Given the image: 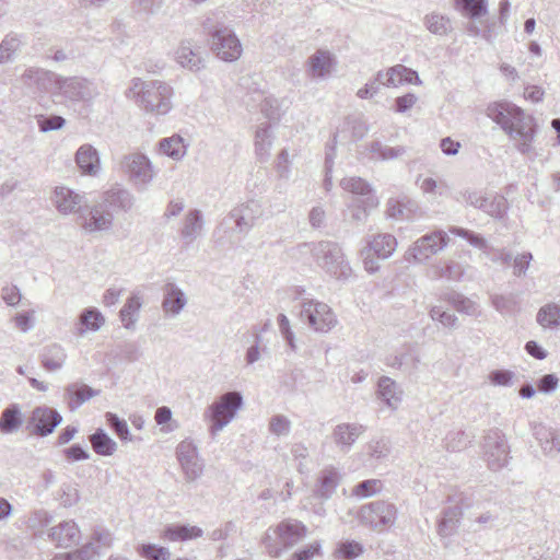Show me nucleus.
Masks as SVG:
<instances>
[{
	"label": "nucleus",
	"mask_w": 560,
	"mask_h": 560,
	"mask_svg": "<svg viewBox=\"0 0 560 560\" xmlns=\"http://www.w3.org/2000/svg\"><path fill=\"white\" fill-rule=\"evenodd\" d=\"M486 114L509 135L522 153L530 151L535 138V122L532 116L510 102L490 103Z\"/></svg>",
	"instance_id": "obj_1"
},
{
	"label": "nucleus",
	"mask_w": 560,
	"mask_h": 560,
	"mask_svg": "<svg viewBox=\"0 0 560 560\" xmlns=\"http://www.w3.org/2000/svg\"><path fill=\"white\" fill-rule=\"evenodd\" d=\"M125 96L148 114L166 115L173 107L174 89L162 80L133 78Z\"/></svg>",
	"instance_id": "obj_2"
},
{
	"label": "nucleus",
	"mask_w": 560,
	"mask_h": 560,
	"mask_svg": "<svg viewBox=\"0 0 560 560\" xmlns=\"http://www.w3.org/2000/svg\"><path fill=\"white\" fill-rule=\"evenodd\" d=\"M296 250L300 255L311 253L317 265L338 280H348L352 276V268L336 242L303 243L298 245Z\"/></svg>",
	"instance_id": "obj_3"
},
{
	"label": "nucleus",
	"mask_w": 560,
	"mask_h": 560,
	"mask_svg": "<svg viewBox=\"0 0 560 560\" xmlns=\"http://www.w3.org/2000/svg\"><path fill=\"white\" fill-rule=\"evenodd\" d=\"M306 535L307 527L302 522L287 518L266 530L262 544L270 557L279 558L284 550L294 547Z\"/></svg>",
	"instance_id": "obj_4"
},
{
	"label": "nucleus",
	"mask_w": 560,
	"mask_h": 560,
	"mask_svg": "<svg viewBox=\"0 0 560 560\" xmlns=\"http://www.w3.org/2000/svg\"><path fill=\"white\" fill-rule=\"evenodd\" d=\"M340 186L353 195L348 205L349 217L352 222H365L369 210L378 206V198L371 186L362 177H342Z\"/></svg>",
	"instance_id": "obj_5"
},
{
	"label": "nucleus",
	"mask_w": 560,
	"mask_h": 560,
	"mask_svg": "<svg viewBox=\"0 0 560 560\" xmlns=\"http://www.w3.org/2000/svg\"><path fill=\"white\" fill-rule=\"evenodd\" d=\"M243 404L242 394L233 390L222 394L205 410L203 417L210 423L211 436L214 438L235 418Z\"/></svg>",
	"instance_id": "obj_6"
},
{
	"label": "nucleus",
	"mask_w": 560,
	"mask_h": 560,
	"mask_svg": "<svg viewBox=\"0 0 560 560\" xmlns=\"http://www.w3.org/2000/svg\"><path fill=\"white\" fill-rule=\"evenodd\" d=\"M97 94L94 83L82 77L57 74L51 98L56 104L78 103L92 100Z\"/></svg>",
	"instance_id": "obj_7"
},
{
	"label": "nucleus",
	"mask_w": 560,
	"mask_h": 560,
	"mask_svg": "<svg viewBox=\"0 0 560 560\" xmlns=\"http://www.w3.org/2000/svg\"><path fill=\"white\" fill-rule=\"evenodd\" d=\"M450 237L443 230H436L418 238L405 253L408 264H423L448 245Z\"/></svg>",
	"instance_id": "obj_8"
},
{
	"label": "nucleus",
	"mask_w": 560,
	"mask_h": 560,
	"mask_svg": "<svg viewBox=\"0 0 560 560\" xmlns=\"http://www.w3.org/2000/svg\"><path fill=\"white\" fill-rule=\"evenodd\" d=\"M209 37L210 49L220 60L234 62L241 58L243 54V46L240 38L231 27H217L209 32Z\"/></svg>",
	"instance_id": "obj_9"
},
{
	"label": "nucleus",
	"mask_w": 560,
	"mask_h": 560,
	"mask_svg": "<svg viewBox=\"0 0 560 560\" xmlns=\"http://www.w3.org/2000/svg\"><path fill=\"white\" fill-rule=\"evenodd\" d=\"M301 318L316 332H328L338 323L331 307L317 300H304L302 302Z\"/></svg>",
	"instance_id": "obj_10"
},
{
	"label": "nucleus",
	"mask_w": 560,
	"mask_h": 560,
	"mask_svg": "<svg viewBox=\"0 0 560 560\" xmlns=\"http://www.w3.org/2000/svg\"><path fill=\"white\" fill-rule=\"evenodd\" d=\"M398 515L397 506L385 500H376L361 506L360 521L375 530H383L395 524Z\"/></svg>",
	"instance_id": "obj_11"
},
{
	"label": "nucleus",
	"mask_w": 560,
	"mask_h": 560,
	"mask_svg": "<svg viewBox=\"0 0 560 560\" xmlns=\"http://www.w3.org/2000/svg\"><path fill=\"white\" fill-rule=\"evenodd\" d=\"M482 450L483 459L492 471H498L508 465L510 447L505 434L500 430L492 429L486 433Z\"/></svg>",
	"instance_id": "obj_12"
},
{
	"label": "nucleus",
	"mask_w": 560,
	"mask_h": 560,
	"mask_svg": "<svg viewBox=\"0 0 560 560\" xmlns=\"http://www.w3.org/2000/svg\"><path fill=\"white\" fill-rule=\"evenodd\" d=\"M78 225L86 233L105 232L112 229L114 214L100 200L90 208L81 210L77 218Z\"/></svg>",
	"instance_id": "obj_13"
},
{
	"label": "nucleus",
	"mask_w": 560,
	"mask_h": 560,
	"mask_svg": "<svg viewBox=\"0 0 560 560\" xmlns=\"http://www.w3.org/2000/svg\"><path fill=\"white\" fill-rule=\"evenodd\" d=\"M176 457L186 481L192 482L201 477L203 462L199 456L197 445L191 439H185L178 443Z\"/></svg>",
	"instance_id": "obj_14"
},
{
	"label": "nucleus",
	"mask_w": 560,
	"mask_h": 560,
	"mask_svg": "<svg viewBox=\"0 0 560 560\" xmlns=\"http://www.w3.org/2000/svg\"><path fill=\"white\" fill-rule=\"evenodd\" d=\"M57 73L30 67L20 77L21 84L34 94L47 93L51 96Z\"/></svg>",
	"instance_id": "obj_15"
},
{
	"label": "nucleus",
	"mask_w": 560,
	"mask_h": 560,
	"mask_svg": "<svg viewBox=\"0 0 560 560\" xmlns=\"http://www.w3.org/2000/svg\"><path fill=\"white\" fill-rule=\"evenodd\" d=\"M176 63L188 71L198 72L206 67V58L199 46L191 39H183L174 51Z\"/></svg>",
	"instance_id": "obj_16"
},
{
	"label": "nucleus",
	"mask_w": 560,
	"mask_h": 560,
	"mask_svg": "<svg viewBox=\"0 0 560 560\" xmlns=\"http://www.w3.org/2000/svg\"><path fill=\"white\" fill-rule=\"evenodd\" d=\"M262 214L261 203L257 200H248L233 208L230 218L234 221L240 233H248Z\"/></svg>",
	"instance_id": "obj_17"
},
{
	"label": "nucleus",
	"mask_w": 560,
	"mask_h": 560,
	"mask_svg": "<svg viewBox=\"0 0 560 560\" xmlns=\"http://www.w3.org/2000/svg\"><path fill=\"white\" fill-rule=\"evenodd\" d=\"M61 421V415L56 409L47 406L34 408L28 418V424L34 428V433L39 436L51 434Z\"/></svg>",
	"instance_id": "obj_18"
},
{
	"label": "nucleus",
	"mask_w": 560,
	"mask_h": 560,
	"mask_svg": "<svg viewBox=\"0 0 560 560\" xmlns=\"http://www.w3.org/2000/svg\"><path fill=\"white\" fill-rule=\"evenodd\" d=\"M336 58L328 49H317L306 61V72L314 80H325L336 67Z\"/></svg>",
	"instance_id": "obj_19"
},
{
	"label": "nucleus",
	"mask_w": 560,
	"mask_h": 560,
	"mask_svg": "<svg viewBox=\"0 0 560 560\" xmlns=\"http://www.w3.org/2000/svg\"><path fill=\"white\" fill-rule=\"evenodd\" d=\"M365 432V427L358 422H342L331 432V440L341 453H348L358 439Z\"/></svg>",
	"instance_id": "obj_20"
},
{
	"label": "nucleus",
	"mask_w": 560,
	"mask_h": 560,
	"mask_svg": "<svg viewBox=\"0 0 560 560\" xmlns=\"http://www.w3.org/2000/svg\"><path fill=\"white\" fill-rule=\"evenodd\" d=\"M342 480L341 471L332 466H325L319 470L316 482L314 494L316 498L326 501L329 500L335 493Z\"/></svg>",
	"instance_id": "obj_21"
},
{
	"label": "nucleus",
	"mask_w": 560,
	"mask_h": 560,
	"mask_svg": "<svg viewBox=\"0 0 560 560\" xmlns=\"http://www.w3.org/2000/svg\"><path fill=\"white\" fill-rule=\"evenodd\" d=\"M47 535L51 542L61 548L78 545L81 539L80 527L73 520H66L50 527Z\"/></svg>",
	"instance_id": "obj_22"
},
{
	"label": "nucleus",
	"mask_w": 560,
	"mask_h": 560,
	"mask_svg": "<svg viewBox=\"0 0 560 560\" xmlns=\"http://www.w3.org/2000/svg\"><path fill=\"white\" fill-rule=\"evenodd\" d=\"M57 211L62 215L80 213L84 196L66 186H57L51 197Z\"/></svg>",
	"instance_id": "obj_23"
},
{
	"label": "nucleus",
	"mask_w": 560,
	"mask_h": 560,
	"mask_svg": "<svg viewBox=\"0 0 560 560\" xmlns=\"http://www.w3.org/2000/svg\"><path fill=\"white\" fill-rule=\"evenodd\" d=\"M467 201L493 218H502L508 209L505 198L500 195L486 196L481 192L474 191L468 194Z\"/></svg>",
	"instance_id": "obj_24"
},
{
	"label": "nucleus",
	"mask_w": 560,
	"mask_h": 560,
	"mask_svg": "<svg viewBox=\"0 0 560 560\" xmlns=\"http://www.w3.org/2000/svg\"><path fill=\"white\" fill-rule=\"evenodd\" d=\"M275 136L270 122H261L256 126L254 133V151L258 162L266 163L269 160Z\"/></svg>",
	"instance_id": "obj_25"
},
{
	"label": "nucleus",
	"mask_w": 560,
	"mask_h": 560,
	"mask_svg": "<svg viewBox=\"0 0 560 560\" xmlns=\"http://www.w3.org/2000/svg\"><path fill=\"white\" fill-rule=\"evenodd\" d=\"M75 163L85 175H97L102 171L100 153L89 143L79 147L75 152Z\"/></svg>",
	"instance_id": "obj_26"
},
{
	"label": "nucleus",
	"mask_w": 560,
	"mask_h": 560,
	"mask_svg": "<svg viewBox=\"0 0 560 560\" xmlns=\"http://www.w3.org/2000/svg\"><path fill=\"white\" fill-rule=\"evenodd\" d=\"M100 390L90 387L82 382H74L65 387L63 398L70 410H77L91 398L98 396Z\"/></svg>",
	"instance_id": "obj_27"
},
{
	"label": "nucleus",
	"mask_w": 560,
	"mask_h": 560,
	"mask_svg": "<svg viewBox=\"0 0 560 560\" xmlns=\"http://www.w3.org/2000/svg\"><path fill=\"white\" fill-rule=\"evenodd\" d=\"M205 221L199 210H190L184 218L179 235L185 245H191L202 236Z\"/></svg>",
	"instance_id": "obj_28"
},
{
	"label": "nucleus",
	"mask_w": 560,
	"mask_h": 560,
	"mask_svg": "<svg viewBox=\"0 0 560 560\" xmlns=\"http://www.w3.org/2000/svg\"><path fill=\"white\" fill-rule=\"evenodd\" d=\"M104 315L96 307L84 308L75 324V335L84 337L88 332H96L105 325Z\"/></svg>",
	"instance_id": "obj_29"
},
{
	"label": "nucleus",
	"mask_w": 560,
	"mask_h": 560,
	"mask_svg": "<svg viewBox=\"0 0 560 560\" xmlns=\"http://www.w3.org/2000/svg\"><path fill=\"white\" fill-rule=\"evenodd\" d=\"M402 389L390 377L382 376L377 383L378 398L392 410L398 409L402 400Z\"/></svg>",
	"instance_id": "obj_30"
},
{
	"label": "nucleus",
	"mask_w": 560,
	"mask_h": 560,
	"mask_svg": "<svg viewBox=\"0 0 560 560\" xmlns=\"http://www.w3.org/2000/svg\"><path fill=\"white\" fill-rule=\"evenodd\" d=\"M102 203H106V209L113 213L118 211L127 212L133 206V197L122 188L114 187L107 190L100 199Z\"/></svg>",
	"instance_id": "obj_31"
},
{
	"label": "nucleus",
	"mask_w": 560,
	"mask_h": 560,
	"mask_svg": "<svg viewBox=\"0 0 560 560\" xmlns=\"http://www.w3.org/2000/svg\"><path fill=\"white\" fill-rule=\"evenodd\" d=\"M398 242L393 234L378 233L366 241V249H370L377 258L387 259L396 250Z\"/></svg>",
	"instance_id": "obj_32"
},
{
	"label": "nucleus",
	"mask_w": 560,
	"mask_h": 560,
	"mask_svg": "<svg viewBox=\"0 0 560 560\" xmlns=\"http://www.w3.org/2000/svg\"><path fill=\"white\" fill-rule=\"evenodd\" d=\"M187 304V298L182 289L168 283L164 289L162 308L166 315L177 316Z\"/></svg>",
	"instance_id": "obj_33"
},
{
	"label": "nucleus",
	"mask_w": 560,
	"mask_h": 560,
	"mask_svg": "<svg viewBox=\"0 0 560 560\" xmlns=\"http://www.w3.org/2000/svg\"><path fill=\"white\" fill-rule=\"evenodd\" d=\"M67 360V352L58 343L46 346L40 353L42 366L48 372H56L62 369Z\"/></svg>",
	"instance_id": "obj_34"
},
{
	"label": "nucleus",
	"mask_w": 560,
	"mask_h": 560,
	"mask_svg": "<svg viewBox=\"0 0 560 560\" xmlns=\"http://www.w3.org/2000/svg\"><path fill=\"white\" fill-rule=\"evenodd\" d=\"M24 422L22 409L18 404H11L0 415V432L2 434L16 433Z\"/></svg>",
	"instance_id": "obj_35"
},
{
	"label": "nucleus",
	"mask_w": 560,
	"mask_h": 560,
	"mask_svg": "<svg viewBox=\"0 0 560 560\" xmlns=\"http://www.w3.org/2000/svg\"><path fill=\"white\" fill-rule=\"evenodd\" d=\"M534 435L544 453L553 455L560 453V433L544 424L534 428Z\"/></svg>",
	"instance_id": "obj_36"
},
{
	"label": "nucleus",
	"mask_w": 560,
	"mask_h": 560,
	"mask_svg": "<svg viewBox=\"0 0 560 560\" xmlns=\"http://www.w3.org/2000/svg\"><path fill=\"white\" fill-rule=\"evenodd\" d=\"M534 435L544 453L553 455L560 453V433L544 424L534 428Z\"/></svg>",
	"instance_id": "obj_37"
},
{
	"label": "nucleus",
	"mask_w": 560,
	"mask_h": 560,
	"mask_svg": "<svg viewBox=\"0 0 560 560\" xmlns=\"http://www.w3.org/2000/svg\"><path fill=\"white\" fill-rule=\"evenodd\" d=\"M121 171L129 175H148L154 172L150 160L142 153L125 155L121 161Z\"/></svg>",
	"instance_id": "obj_38"
},
{
	"label": "nucleus",
	"mask_w": 560,
	"mask_h": 560,
	"mask_svg": "<svg viewBox=\"0 0 560 560\" xmlns=\"http://www.w3.org/2000/svg\"><path fill=\"white\" fill-rule=\"evenodd\" d=\"M444 300L450 303L457 312L471 317L481 316L480 305L470 298L465 296L459 292L447 293Z\"/></svg>",
	"instance_id": "obj_39"
},
{
	"label": "nucleus",
	"mask_w": 560,
	"mask_h": 560,
	"mask_svg": "<svg viewBox=\"0 0 560 560\" xmlns=\"http://www.w3.org/2000/svg\"><path fill=\"white\" fill-rule=\"evenodd\" d=\"M142 307V298L139 293H132L125 305L119 312V317L122 323V326L126 329L132 330L135 329L136 323L139 318V312Z\"/></svg>",
	"instance_id": "obj_40"
},
{
	"label": "nucleus",
	"mask_w": 560,
	"mask_h": 560,
	"mask_svg": "<svg viewBox=\"0 0 560 560\" xmlns=\"http://www.w3.org/2000/svg\"><path fill=\"white\" fill-rule=\"evenodd\" d=\"M536 322L544 329H559L560 305L556 302H549L542 305L536 314Z\"/></svg>",
	"instance_id": "obj_41"
},
{
	"label": "nucleus",
	"mask_w": 560,
	"mask_h": 560,
	"mask_svg": "<svg viewBox=\"0 0 560 560\" xmlns=\"http://www.w3.org/2000/svg\"><path fill=\"white\" fill-rule=\"evenodd\" d=\"M448 231L451 234L466 240L470 246L481 250L485 256L490 257L493 247L481 234L459 226H451Z\"/></svg>",
	"instance_id": "obj_42"
},
{
	"label": "nucleus",
	"mask_w": 560,
	"mask_h": 560,
	"mask_svg": "<svg viewBox=\"0 0 560 560\" xmlns=\"http://www.w3.org/2000/svg\"><path fill=\"white\" fill-rule=\"evenodd\" d=\"M202 529L194 525H171L163 532V537L170 541H185L202 536Z\"/></svg>",
	"instance_id": "obj_43"
},
{
	"label": "nucleus",
	"mask_w": 560,
	"mask_h": 560,
	"mask_svg": "<svg viewBox=\"0 0 560 560\" xmlns=\"http://www.w3.org/2000/svg\"><path fill=\"white\" fill-rule=\"evenodd\" d=\"M462 515H463V512H462L460 506L454 505V506L447 508L444 511L441 521L439 522V526H438L439 535L441 537L452 536L458 527Z\"/></svg>",
	"instance_id": "obj_44"
},
{
	"label": "nucleus",
	"mask_w": 560,
	"mask_h": 560,
	"mask_svg": "<svg viewBox=\"0 0 560 560\" xmlns=\"http://www.w3.org/2000/svg\"><path fill=\"white\" fill-rule=\"evenodd\" d=\"M159 152L175 161L180 160L186 154V144L184 138L179 135H173L159 141Z\"/></svg>",
	"instance_id": "obj_45"
},
{
	"label": "nucleus",
	"mask_w": 560,
	"mask_h": 560,
	"mask_svg": "<svg viewBox=\"0 0 560 560\" xmlns=\"http://www.w3.org/2000/svg\"><path fill=\"white\" fill-rule=\"evenodd\" d=\"M346 129L351 130L352 139H361L368 133L369 126L361 118H347L343 122L342 129H338L332 137V144L330 147L331 151L334 150L335 145L337 144L338 139H341V140L347 139V136L343 135Z\"/></svg>",
	"instance_id": "obj_46"
},
{
	"label": "nucleus",
	"mask_w": 560,
	"mask_h": 560,
	"mask_svg": "<svg viewBox=\"0 0 560 560\" xmlns=\"http://www.w3.org/2000/svg\"><path fill=\"white\" fill-rule=\"evenodd\" d=\"M89 440L98 455L112 456L117 451V443L103 429H97Z\"/></svg>",
	"instance_id": "obj_47"
},
{
	"label": "nucleus",
	"mask_w": 560,
	"mask_h": 560,
	"mask_svg": "<svg viewBox=\"0 0 560 560\" xmlns=\"http://www.w3.org/2000/svg\"><path fill=\"white\" fill-rule=\"evenodd\" d=\"M423 23L425 28L436 36H445L452 31L451 20L436 12L427 14L423 19Z\"/></svg>",
	"instance_id": "obj_48"
},
{
	"label": "nucleus",
	"mask_w": 560,
	"mask_h": 560,
	"mask_svg": "<svg viewBox=\"0 0 560 560\" xmlns=\"http://www.w3.org/2000/svg\"><path fill=\"white\" fill-rule=\"evenodd\" d=\"M467 267L457 260L445 259L442 261V266L438 267L436 276L452 281H460L465 276Z\"/></svg>",
	"instance_id": "obj_49"
},
{
	"label": "nucleus",
	"mask_w": 560,
	"mask_h": 560,
	"mask_svg": "<svg viewBox=\"0 0 560 560\" xmlns=\"http://www.w3.org/2000/svg\"><path fill=\"white\" fill-rule=\"evenodd\" d=\"M21 47V38L16 34H8L0 43V63L13 60Z\"/></svg>",
	"instance_id": "obj_50"
},
{
	"label": "nucleus",
	"mask_w": 560,
	"mask_h": 560,
	"mask_svg": "<svg viewBox=\"0 0 560 560\" xmlns=\"http://www.w3.org/2000/svg\"><path fill=\"white\" fill-rule=\"evenodd\" d=\"M383 482L380 479H368L355 485L351 490V495L358 499H365L381 493Z\"/></svg>",
	"instance_id": "obj_51"
},
{
	"label": "nucleus",
	"mask_w": 560,
	"mask_h": 560,
	"mask_svg": "<svg viewBox=\"0 0 560 560\" xmlns=\"http://www.w3.org/2000/svg\"><path fill=\"white\" fill-rule=\"evenodd\" d=\"M370 151L375 159L380 160H393L404 154L405 150L402 147H388L384 145L380 141L371 143Z\"/></svg>",
	"instance_id": "obj_52"
},
{
	"label": "nucleus",
	"mask_w": 560,
	"mask_h": 560,
	"mask_svg": "<svg viewBox=\"0 0 560 560\" xmlns=\"http://www.w3.org/2000/svg\"><path fill=\"white\" fill-rule=\"evenodd\" d=\"M490 301L495 311L501 314H512L517 306L516 299L513 294H492Z\"/></svg>",
	"instance_id": "obj_53"
},
{
	"label": "nucleus",
	"mask_w": 560,
	"mask_h": 560,
	"mask_svg": "<svg viewBox=\"0 0 560 560\" xmlns=\"http://www.w3.org/2000/svg\"><path fill=\"white\" fill-rule=\"evenodd\" d=\"M432 320L441 323L444 327L455 329L458 326V317L450 312L443 311L441 306L434 305L429 311Z\"/></svg>",
	"instance_id": "obj_54"
},
{
	"label": "nucleus",
	"mask_w": 560,
	"mask_h": 560,
	"mask_svg": "<svg viewBox=\"0 0 560 560\" xmlns=\"http://www.w3.org/2000/svg\"><path fill=\"white\" fill-rule=\"evenodd\" d=\"M106 421L108 425L114 430V432L117 434V436L124 441L129 442L132 441V436L129 432L127 422L125 420H121L117 417V415L113 412H107L105 415Z\"/></svg>",
	"instance_id": "obj_55"
},
{
	"label": "nucleus",
	"mask_w": 560,
	"mask_h": 560,
	"mask_svg": "<svg viewBox=\"0 0 560 560\" xmlns=\"http://www.w3.org/2000/svg\"><path fill=\"white\" fill-rule=\"evenodd\" d=\"M140 556L150 560H171V552L166 547H160L153 544H144L139 548Z\"/></svg>",
	"instance_id": "obj_56"
},
{
	"label": "nucleus",
	"mask_w": 560,
	"mask_h": 560,
	"mask_svg": "<svg viewBox=\"0 0 560 560\" xmlns=\"http://www.w3.org/2000/svg\"><path fill=\"white\" fill-rule=\"evenodd\" d=\"M320 555L322 544L320 541L315 540L293 552L287 560H314L315 557Z\"/></svg>",
	"instance_id": "obj_57"
},
{
	"label": "nucleus",
	"mask_w": 560,
	"mask_h": 560,
	"mask_svg": "<svg viewBox=\"0 0 560 560\" xmlns=\"http://www.w3.org/2000/svg\"><path fill=\"white\" fill-rule=\"evenodd\" d=\"M363 552V547L358 541H343L337 548V553L340 558L346 560H353Z\"/></svg>",
	"instance_id": "obj_58"
},
{
	"label": "nucleus",
	"mask_w": 560,
	"mask_h": 560,
	"mask_svg": "<svg viewBox=\"0 0 560 560\" xmlns=\"http://www.w3.org/2000/svg\"><path fill=\"white\" fill-rule=\"evenodd\" d=\"M409 205L412 206L410 201H407V203H405L400 200L390 199L388 201L387 214L392 218H401L409 220L412 211Z\"/></svg>",
	"instance_id": "obj_59"
},
{
	"label": "nucleus",
	"mask_w": 560,
	"mask_h": 560,
	"mask_svg": "<svg viewBox=\"0 0 560 560\" xmlns=\"http://www.w3.org/2000/svg\"><path fill=\"white\" fill-rule=\"evenodd\" d=\"M37 125L42 132H49L54 130H60L66 125V119L58 115L48 117L39 116L37 118Z\"/></svg>",
	"instance_id": "obj_60"
},
{
	"label": "nucleus",
	"mask_w": 560,
	"mask_h": 560,
	"mask_svg": "<svg viewBox=\"0 0 560 560\" xmlns=\"http://www.w3.org/2000/svg\"><path fill=\"white\" fill-rule=\"evenodd\" d=\"M80 500V493L77 487L72 485H62L60 488L59 501L63 508L75 505Z\"/></svg>",
	"instance_id": "obj_61"
},
{
	"label": "nucleus",
	"mask_w": 560,
	"mask_h": 560,
	"mask_svg": "<svg viewBox=\"0 0 560 560\" xmlns=\"http://www.w3.org/2000/svg\"><path fill=\"white\" fill-rule=\"evenodd\" d=\"M444 443L448 451L457 452L466 446L467 438L463 431H451L446 434Z\"/></svg>",
	"instance_id": "obj_62"
},
{
	"label": "nucleus",
	"mask_w": 560,
	"mask_h": 560,
	"mask_svg": "<svg viewBox=\"0 0 560 560\" xmlns=\"http://www.w3.org/2000/svg\"><path fill=\"white\" fill-rule=\"evenodd\" d=\"M389 453V446L386 441L384 440H375L371 441L366 445V454L371 458L381 459L388 455Z\"/></svg>",
	"instance_id": "obj_63"
},
{
	"label": "nucleus",
	"mask_w": 560,
	"mask_h": 560,
	"mask_svg": "<svg viewBox=\"0 0 560 560\" xmlns=\"http://www.w3.org/2000/svg\"><path fill=\"white\" fill-rule=\"evenodd\" d=\"M90 541H93L98 549L109 548L114 542V536L108 529L95 528Z\"/></svg>",
	"instance_id": "obj_64"
}]
</instances>
